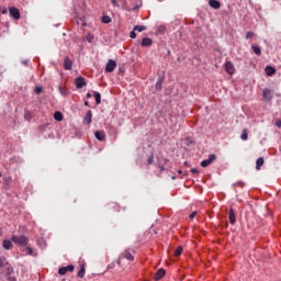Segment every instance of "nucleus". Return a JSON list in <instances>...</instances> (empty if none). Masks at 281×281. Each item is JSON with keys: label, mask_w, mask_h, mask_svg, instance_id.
<instances>
[{"label": "nucleus", "mask_w": 281, "mask_h": 281, "mask_svg": "<svg viewBox=\"0 0 281 281\" xmlns=\"http://www.w3.org/2000/svg\"><path fill=\"white\" fill-rule=\"evenodd\" d=\"M11 241L14 243V245H19L20 247H27L29 239L25 235H12Z\"/></svg>", "instance_id": "f257e3e1"}, {"label": "nucleus", "mask_w": 281, "mask_h": 281, "mask_svg": "<svg viewBox=\"0 0 281 281\" xmlns=\"http://www.w3.org/2000/svg\"><path fill=\"white\" fill-rule=\"evenodd\" d=\"M262 102H271V100H273V90L269 89V88H265L262 90V98H261Z\"/></svg>", "instance_id": "f03ea898"}, {"label": "nucleus", "mask_w": 281, "mask_h": 281, "mask_svg": "<svg viewBox=\"0 0 281 281\" xmlns=\"http://www.w3.org/2000/svg\"><path fill=\"white\" fill-rule=\"evenodd\" d=\"M117 67V63L113 59H109V61L105 65V72L106 74H113Z\"/></svg>", "instance_id": "7ed1b4c3"}, {"label": "nucleus", "mask_w": 281, "mask_h": 281, "mask_svg": "<svg viewBox=\"0 0 281 281\" xmlns=\"http://www.w3.org/2000/svg\"><path fill=\"white\" fill-rule=\"evenodd\" d=\"M9 14L15 20L19 21V19H21V11H19L18 8L15 7H11L9 9Z\"/></svg>", "instance_id": "20e7f679"}, {"label": "nucleus", "mask_w": 281, "mask_h": 281, "mask_svg": "<svg viewBox=\"0 0 281 281\" xmlns=\"http://www.w3.org/2000/svg\"><path fill=\"white\" fill-rule=\"evenodd\" d=\"M215 159H216V155H214V154L209 155L207 159H204L201 161V167L207 168V166H210L212 164V161H214Z\"/></svg>", "instance_id": "39448f33"}, {"label": "nucleus", "mask_w": 281, "mask_h": 281, "mask_svg": "<svg viewBox=\"0 0 281 281\" xmlns=\"http://www.w3.org/2000/svg\"><path fill=\"white\" fill-rule=\"evenodd\" d=\"M225 70L229 76H234L236 68L234 67V63L232 61H226L225 63Z\"/></svg>", "instance_id": "423d86ee"}, {"label": "nucleus", "mask_w": 281, "mask_h": 281, "mask_svg": "<svg viewBox=\"0 0 281 281\" xmlns=\"http://www.w3.org/2000/svg\"><path fill=\"white\" fill-rule=\"evenodd\" d=\"M75 85L77 89H82V87H87V81L83 77H78L75 79Z\"/></svg>", "instance_id": "0eeeda50"}, {"label": "nucleus", "mask_w": 281, "mask_h": 281, "mask_svg": "<svg viewBox=\"0 0 281 281\" xmlns=\"http://www.w3.org/2000/svg\"><path fill=\"white\" fill-rule=\"evenodd\" d=\"M72 67H74V61H71V58L65 57V59H64V69L66 71H71Z\"/></svg>", "instance_id": "6e6552de"}, {"label": "nucleus", "mask_w": 281, "mask_h": 281, "mask_svg": "<svg viewBox=\"0 0 281 281\" xmlns=\"http://www.w3.org/2000/svg\"><path fill=\"white\" fill-rule=\"evenodd\" d=\"M4 274V278H8L9 276H12L14 273V268L10 262L4 267V270L2 272Z\"/></svg>", "instance_id": "1a4fd4ad"}, {"label": "nucleus", "mask_w": 281, "mask_h": 281, "mask_svg": "<svg viewBox=\"0 0 281 281\" xmlns=\"http://www.w3.org/2000/svg\"><path fill=\"white\" fill-rule=\"evenodd\" d=\"M67 271H74V265H69V266H66V267H61L58 269V273L59 276H65V273H67Z\"/></svg>", "instance_id": "9d476101"}, {"label": "nucleus", "mask_w": 281, "mask_h": 281, "mask_svg": "<svg viewBox=\"0 0 281 281\" xmlns=\"http://www.w3.org/2000/svg\"><path fill=\"white\" fill-rule=\"evenodd\" d=\"M94 137L95 139H98L99 142H104V139H106V134H104L103 131H97L94 133Z\"/></svg>", "instance_id": "9b49d317"}, {"label": "nucleus", "mask_w": 281, "mask_h": 281, "mask_svg": "<svg viewBox=\"0 0 281 281\" xmlns=\"http://www.w3.org/2000/svg\"><path fill=\"white\" fill-rule=\"evenodd\" d=\"M228 220L231 225H235L236 224V213H234V209H229L228 211Z\"/></svg>", "instance_id": "f8f14e48"}, {"label": "nucleus", "mask_w": 281, "mask_h": 281, "mask_svg": "<svg viewBox=\"0 0 281 281\" xmlns=\"http://www.w3.org/2000/svg\"><path fill=\"white\" fill-rule=\"evenodd\" d=\"M153 40L150 37H144L140 42V47H150Z\"/></svg>", "instance_id": "ddd939ff"}, {"label": "nucleus", "mask_w": 281, "mask_h": 281, "mask_svg": "<svg viewBox=\"0 0 281 281\" xmlns=\"http://www.w3.org/2000/svg\"><path fill=\"white\" fill-rule=\"evenodd\" d=\"M166 276V270L165 269H159L157 270V272L155 273L154 280L159 281L161 280V278H164Z\"/></svg>", "instance_id": "4468645a"}, {"label": "nucleus", "mask_w": 281, "mask_h": 281, "mask_svg": "<svg viewBox=\"0 0 281 281\" xmlns=\"http://www.w3.org/2000/svg\"><path fill=\"white\" fill-rule=\"evenodd\" d=\"M209 5H210V8H213V10L221 9V2L217 0H210Z\"/></svg>", "instance_id": "2eb2a0df"}, {"label": "nucleus", "mask_w": 281, "mask_h": 281, "mask_svg": "<svg viewBox=\"0 0 281 281\" xmlns=\"http://www.w3.org/2000/svg\"><path fill=\"white\" fill-rule=\"evenodd\" d=\"M92 117H93V112H91V110H88V111H87V114H86V116H85V119H83V122H85L86 124H91Z\"/></svg>", "instance_id": "dca6fc26"}, {"label": "nucleus", "mask_w": 281, "mask_h": 281, "mask_svg": "<svg viewBox=\"0 0 281 281\" xmlns=\"http://www.w3.org/2000/svg\"><path fill=\"white\" fill-rule=\"evenodd\" d=\"M2 247L3 249H5L7 251H10V249H12V240L10 239H4L2 241Z\"/></svg>", "instance_id": "f3484780"}, {"label": "nucleus", "mask_w": 281, "mask_h": 281, "mask_svg": "<svg viewBox=\"0 0 281 281\" xmlns=\"http://www.w3.org/2000/svg\"><path fill=\"white\" fill-rule=\"evenodd\" d=\"M251 49L254 52V54H256V56H260V54H262V49H260V46L252 44L251 45Z\"/></svg>", "instance_id": "a211bd4d"}, {"label": "nucleus", "mask_w": 281, "mask_h": 281, "mask_svg": "<svg viewBox=\"0 0 281 281\" xmlns=\"http://www.w3.org/2000/svg\"><path fill=\"white\" fill-rule=\"evenodd\" d=\"M93 95H94L95 104H102V94H100V92L98 91H94Z\"/></svg>", "instance_id": "6ab92c4d"}, {"label": "nucleus", "mask_w": 281, "mask_h": 281, "mask_svg": "<svg viewBox=\"0 0 281 281\" xmlns=\"http://www.w3.org/2000/svg\"><path fill=\"white\" fill-rule=\"evenodd\" d=\"M263 165H265V158L259 157L256 161V170H260V168H262Z\"/></svg>", "instance_id": "aec40b11"}, {"label": "nucleus", "mask_w": 281, "mask_h": 281, "mask_svg": "<svg viewBox=\"0 0 281 281\" xmlns=\"http://www.w3.org/2000/svg\"><path fill=\"white\" fill-rule=\"evenodd\" d=\"M8 263L9 262L5 261V257H0V273H3V269Z\"/></svg>", "instance_id": "412c9836"}, {"label": "nucleus", "mask_w": 281, "mask_h": 281, "mask_svg": "<svg viewBox=\"0 0 281 281\" xmlns=\"http://www.w3.org/2000/svg\"><path fill=\"white\" fill-rule=\"evenodd\" d=\"M273 74H276V68H273L272 66H267L266 67V75L267 76H273Z\"/></svg>", "instance_id": "4be33fe9"}, {"label": "nucleus", "mask_w": 281, "mask_h": 281, "mask_svg": "<svg viewBox=\"0 0 281 281\" xmlns=\"http://www.w3.org/2000/svg\"><path fill=\"white\" fill-rule=\"evenodd\" d=\"M161 85H164V78L159 77L155 85L157 91H161Z\"/></svg>", "instance_id": "5701e85b"}, {"label": "nucleus", "mask_w": 281, "mask_h": 281, "mask_svg": "<svg viewBox=\"0 0 281 281\" xmlns=\"http://www.w3.org/2000/svg\"><path fill=\"white\" fill-rule=\"evenodd\" d=\"M25 251L26 256H33L34 258H36V252H34V249L32 247H26Z\"/></svg>", "instance_id": "b1692460"}, {"label": "nucleus", "mask_w": 281, "mask_h": 281, "mask_svg": "<svg viewBox=\"0 0 281 281\" xmlns=\"http://www.w3.org/2000/svg\"><path fill=\"white\" fill-rule=\"evenodd\" d=\"M54 120H56V122H63V113L61 112H55L54 113Z\"/></svg>", "instance_id": "393cba45"}, {"label": "nucleus", "mask_w": 281, "mask_h": 281, "mask_svg": "<svg viewBox=\"0 0 281 281\" xmlns=\"http://www.w3.org/2000/svg\"><path fill=\"white\" fill-rule=\"evenodd\" d=\"M145 30H146V26L144 25L134 26V32H144Z\"/></svg>", "instance_id": "a878e982"}, {"label": "nucleus", "mask_w": 281, "mask_h": 281, "mask_svg": "<svg viewBox=\"0 0 281 281\" xmlns=\"http://www.w3.org/2000/svg\"><path fill=\"white\" fill-rule=\"evenodd\" d=\"M139 5H134V7H130L128 4H125V10H127V12H131V10H138Z\"/></svg>", "instance_id": "bb28decb"}, {"label": "nucleus", "mask_w": 281, "mask_h": 281, "mask_svg": "<svg viewBox=\"0 0 281 281\" xmlns=\"http://www.w3.org/2000/svg\"><path fill=\"white\" fill-rule=\"evenodd\" d=\"M180 254H183V247L182 246H178L176 251H175V256H179Z\"/></svg>", "instance_id": "cd10ccee"}, {"label": "nucleus", "mask_w": 281, "mask_h": 281, "mask_svg": "<svg viewBox=\"0 0 281 281\" xmlns=\"http://www.w3.org/2000/svg\"><path fill=\"white\" fill-rule=\"evenodd\" d=\"M102 23H105V24L111 23V16H109V15L103 16Z\"/></svg>", "instance_id": "c85d7f7f"}, {"label": "nucleus", "mask_w": 281, "mask_h": 281, "mask_svg": "<svg viewBox=\"0 0 281 281\" xmlns=\"http://www.w3.org/2000/svg\"><path fill=\"white\" fill-rule=\"evenodd\" d=\"M254 36H255L254 32L249 31V32H247L245 38H246V41H249V38H254Z\"/></svg>", "instance_id": "c756f323"}, {"label": "nucleus", "mask_w": 281, "mask_h": 281, "mask_svg": "<svg viewBox=\"0 0 281 281\" xmlns=\"http://www.w3.org/2000/svg\"><path fill=\"white\" fill-rule=\"evenodd\" d=\"M34 92L40 95V93H43V88L40 87V86H36L35 89H34Z\"/></svg>", "instance_id": "7c9ffc66"}, {"label": "nucleus", "mask_w": 281, "mask_h": 281, "mask_svg": "<svg viewBox=\"0 0 281 281\" xmlns=\"http://www.w3.org/2000/svg\"><path fill=\"white\" fill-rule=\"evenodd\" d=\"M78 278H85V267H81L78 271Z\"/></svg>", "instance_id": "2f4dec72"}, {"label": "nucleus", "mask_w": 281, "mask_h": 281, "mask_svg": "<svg viewBox=\"0 0 281 281\" xmlns=\"http://www.w3.org/2000/svg\"><path fill=\"white\" fill-rule=\"evenodd\" d=\"M241 139H243V142H247V139H248V134H247V131H244L243 133H241Z\"/></svg>", "instance_id": "473e14b6"}, {"label": "nucleus", "mask_w": 281, "mask_h": 281, "mask_svg": "<svg viewBox=\"0 0 281 281\" xmlns=\"http://www.w3.org/2000/svg\"><path fill=\"white\" fill-rule=\"evenodd\" d=\"M135 29H133V31L130 33V37L131 38H137V33H135Z\"/></svg>", "instance_id": "72a5a7b5"}, {"label": "nucleus", "mask_w": 281, "mask_h": 281, "mask_svg": "<svg viewBox=\"0 0 281 281\" xmlns=\"http://www.w3.org/2000/svg\"><path fill=\"white\" fill-rule=\"evenodd\" d=\"M154 159H155V156H153V155H150V156L148 157V159H147L148 166H150V165L153 164Z\"/></svg>", "instance_id": "f704fd0d"}, {"label": "nucleus", "mask_w": 281, "mask_h": 281, "mask_svg": "<svg viewBox=\"0 0 281 281\" xmlns=\"http://www.w3.org/2000/svg\"><path fill=\"white\" fill-rule=\"evenodd\" d=\"M7 280L8 281H18L16 280V277L12 276V274H9V277H7Z\"/></svg>", "instance_id": "c9c22d12"}, {"label": "nucleus", "mask_w": 281, "mask_h": 281, "mask_svg": "<svg viewBox=\"0 0 281 281\" xmlns=\"http://www.w3.org/2000/svg\"><path fill=\"white\" fill-rule=\"evenodd\" d=\"M124 257L126 260H133V255H131V252H126Z\"/></svg>", "instance_id": "e433bc0d"}, {"label": "nucleus", "mask_w": 281, "mask_h": 281, "mask_svg": "<svg viewBox=\"0 0 281 281\" xmlns=\"http://www.w3.org/2000/svg\"><path fill=\"white\" fill-rule=\"evenodd\" d=\"M87 41H88V43H92L93 42V35L92 34H88Z\"/></svg>", "instance_id": "4c0bfd02"}, {"label": "nucleus", "mask_w": 281, "mask_h": 281, "mask_svg": "<svg viewBox=\"0 0 281 281\" xmlns=\"http://www.w3.org/2000/svg\"><path fill=\"white\" fill-rule=\"evenodd\" d=\"M191 172H192V175H199V169L192 168V169H191Z\"/></svg>", "instance_id": "58836bf2"}, {"label": "nucleus", "mask_w": 281, "mask_h": 281, "mask_svg": "<svg viewBox=\"0 0 281 281\" xmlns=\"http://www.w3.org/2000/svg\"><path fill=\"white\" fill-rule=\"evenodd\" d=\"M276 126H278V128H281V120H278V121L276 122Z\"/></svg>", "instance_id": "ea45409f"}, {"label": "nucleus", "mask_w": 281, "mask_h": 281, "mask_svg": "<svg viewBox=\"0 0 281 281\" xmlns=\"http://www.w3.org/2000/svg\"><path fill=\"white\" fill-rule=\"evenodd\" d=\"M194 216H196V212H192V213L189 215V217L191 218V221H192V218H194Z\"/></svg>", "instance_id": "a19ab883"}, {"label": "nucleus", "mask_w": 281, "mask_h": 281, "mask_svg": "<svg viewBox=\"0 0 281 281\" xmlns=\"http://www.w3.org/2000/svg\"><path fill=\"white\" fill-rule=\"evenodd\" d=\"M111 3H112V5H114V8H117V1L111 0Z\"/></svg>", "instance_id": "79ce46f5"}, {"label": "nucleus", "mask_w": 281, "mask_h": 281, "mask_svg": "<svg viewBox=\"0 0 281 281\" xmlns=\"http://www.w3.org/2000/svg\"><path fill=\"white\" fill-rule=\"evenodd\" d=\"M113 267H115V263H110L108 268L113 269Z\"/></svg>", "instance_id": "37998d69"}, {"label": "nucleus", "mask_w": 281, "mask_h": 281, "mask_svg": "<svg viewBox=\"0 0 281 281\" xmlns=\"http://www.w3.org/2000/svg\"><path fill=\"white\" fill-rule=\"evenodd\" d=\"M85 106H89V101H86V102H85Z\"/></svg>", "instance_id": "c03bdc74"}, {"label": "nucleus", "mask_w": 281, "mask_h": 281, "mask_svg": "<svg viewBox=\"0 0 281 281\" xmlns=\"http://www.w3.org/2000/svg\"><path fill=\"white\" fill-rule=\"evenodd\" d=\"M87 98H91V93L90 92L87 93Z\"/></svg>", "instance_id": "a18cd8bd"}, {"label": "nucleus", "mask_w": 281, "mask_h": 281, "mask_svg": "<svg viewBox=\"0 0 281 281\" xmlns=\"http://www.w3.org/2000/svg\"><path fill=\"white\" fill-rule=\"evenodd\" d=\"M22 63H23V65H27V60H23Z\"/></svg>", "instance_id": "49530a36"}, {"label": "nucleus", "mask_w": 281, "mask_h": 281, "mask_svg": "<svg viewBox=\"0 0 281 281\" xmlns=\"http://www.w3.org/2000/svg\"><path fill=\"white\" fill-rule=\"evenodd\" d=\"M182 173H183V171H181V170L178 171V175H182Z\"/></svg>", "instance_id": "de8ad7c7"}, {"label": "nucleus", "mask_w": 281, "mask_h": 281, "mask_svg": "<svg viewBox=\"0 0 281 281\" xmlns=\"http://www.w3.org/2000/svg\"><path fill=\"white\" fill-rule=\"evenodd\" d=\"M59 90L61 91V88H59ZM61 93H65V91H61Z\"/></svg>", "instance_id": "09e8293b"}, {"label": "nucleus", "mask_w": 281, "mask_h": 281, "mask_svg": "<svg viewBox=\"0 0 281 281\" xmlns=\"http://www.w3.org/2000/svg\"><path fill=\"white\" fill-rule=\"evenodd\" d=\"M59 90L61 91V88H59ZM61 93H65V91H61Z\"/></svg>", "instance_id": "8fccbe9b"}, {"label": "nucleus", "mask_w": 281, "mask_h": 281, "mask_svg": "<svg viewBox=\"0 0 281 281\" xmlns=\"http://www.w3.org/2000/svg\"><path fill=\"white\" fill-rule=\"evenodd\" d=\"M0 177H1V173H0Z\"/></svg>", "instance_id": "3c124183"}]
</instances>
